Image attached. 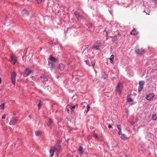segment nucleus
Returning a JSON list of instances; mask_svg holds the SVG:
<instances>
[{"label":"nucleus","instance_id":"43","mask_svg":"<svg viewBox=\"0 0 157 157\" xmlns=\"http://www.w3.org/2000/svg\"><path fill=\"white\" fill-rule=\"evenodd\" d=\"M156 119H157V118H155V119H153L152 120L153 121H154V120L155 121V120H156Z\"/></svg>","mask_w":157,"mask_h":157},{"label":"nucleus","instance_id":"16","mask_svg":"<svg viewBox=\"0 0 157 157\" xmlns=\"http://www.w3.org/2000/svg\"><path fill=\"white\" fill-rule=\"evenodd\" d=\"M65 68L64 65L62 63H60L59 65V69L60 71H62L64 70Z\"/></svg>","mask_w":157,"mask_h":157},{"label":"nucleus","instance_id":"9","mask_svg":"<svg viewBox=\"0 0 157 157\" xmlns=\"http://www.w3.org/2000/svg\"><path fill=\"white\" fill-rule=\"evenodd\" d=\"M66 109L68 113L69 114L71 113L72 110V106L70 105H68L66 107Z\"/></svg>","mask_w":157,"mask_h":157},{"label":"nucleus","instance_id":"41","mask_svg":"<svg viewBox=\"0 0 157 157\" xmlns=\"http://www.w3.org/2000/svg\"><path fill=\"white\" fill-rule=\"evenodd\" d=\"M106 36L107 37L106 39H107V37H108V33H107V32H106Z\"/></svg>","mask_w":157,"mask_h":157},{"label":"nucleus","instance_id":"32","mask_svg":"<svg viewBox=\"0 0 157 157\" xmlns=\"http://www.w3.org/2000/svg\"><path fill=\"white\" fill-rule=\"evenodd\" d=\"M36 0L37 2L39 4L42 2V0Z\"/></svg>","mask_w":157,"mask_h":157},{"label":"nucleus","instance_id":"38","mask_svg":"<svg viewBox=\"0 0 157 157\" xmlns=\"http://www.w3.org/2000/svg\"><path fill=\"white\" fill-rule=\"evenodd\" d=\"M152 1L155 3H157V0H152Z\"/></svg>","mask_w":157,"mask_h":157},{"label":"nucleus","instance_id":"5","mask_svg":"<svg viewBox=\"0 0 157 157\" xmlns=\"http://www.w3.org/2000/svg\"><path fill=\"white\" fill-rule=\"evenodd\" d=\"M145 84V82L144 81H140L139 82V87L138 88V92L140 93L143 88V86Z\"/></svg>","mask_w":157,"mask_h":157},{"label":"nucleus","instance_id":"18","mask_svg":"<svg viewBox=\"0 0 157 157\" xmlns=\"http://www.w3.org/2000/svg\"><path fill=\"white\" fill-rule=\"evenodd\" d=\"M49 60L51 61H56L57 60V59L56 58H55L54 57L50 56L49 58Z\"/></svg>","mask_w":157,"mask_h":157},{"label":"nucleus","instance_id":"1","mask_svg":"<svg viewBox=\"0 0 157 157\" xmlns=\"http://www.w3.org/2000/svg\"><path fill=\"white\" fill-rule=\"evenodd\" d=\"M60 149L61 146L59 144H58L57 145H56L55 147H52L50 148V156L51 157H52L55 151L56 152L57 155L58 156V152H59V151Z\"/></svg>","mask_w":157,"mask_h":157},{"label":"nucleus","instance_id":"27","mask_svg":"<svg viewBox=\"0 0 157 157\" xmlns=\"http://www.w3.org/2000/svg\"><path fill=\"white\" fill-rule=\"evenodd\" d=\"M52 120L50 118L49 120V122L48 124V125L49 126L50 125V124H52Z\"/></svg>","mask_w":157,"mask_h":157},{"label":"nucleus","instance_id":"24","mask_svg":"<svg viewBox=\"0 0 157 157\" xmlns=\"http://www.w3.org/2000/svg\"><path fill=\"white\" fill-rule=\"evenodd\" d=\"M74 14L77 19H78L79 16L80 15L78 13H77L76 12H74Z\"/></svg>","mask_w":157,"mask_h":157},{"label":"nucleus","instance_id":"4","mask_svg":"<svg viewBox=\"0 0 157 157\" xmlns=\"http://www.w3.org/2000/svg\"><path fill=\"white\" fill-rule=\"evenodd\" d=\"M33 72V71L30 70L29 68H27L23 72V76L25 77H27Z\"/></svg>","mask_w":157,"mask_h":157},{"label":"nucleus","instance_id":"13","mask_svg":"<svg viewBox=\"0 0 157 157\" xmlns=\"http://www.w3.org/2000/svg\"><path fill=\"white\" fill-rule=\"evenodd\" d=\"M40 77L44 80V81H47L48 80V77L44 75H41Z\"/></svg>","mask_w":157,"mask_h":157},{"label":"nucleus","instance_id":"30","mask_svg":"<svg viewBox=\"0 0 157 157\" xmlns=\"http://www.w3.org/2000/svg\"><path fill=\"white\" fill-rule=\"evenodd\" d=\"M42 105V102L40 101V102L38 104V106L39 108Z\"/></svg>","mask_w":157,"mask_h":157},{"label":"nucleus","instance_id":"23","mask_svg":"<svg viewBox=\"0 0 157 157\" xmlns=\"http://www.w3.org/2000/svg\"><path fill=\"white\" fill-rule=\"evenodd\" d=\"M102 75L104 79H105L108 78L107 75L105 74V72H104L102 74Z\"/></svg>","mask_w":157,"mask_h":157},{"label":"nucleus","instance_id":"7","mask_svg":"<svg viewBox=\"0 0 157 157\" xmlns=\"http://www.w3.org/2000/svg\"><path fill=\"white\" fill-rule=\"evenodd\" d=\"M135 52L136 54H143L145 53L144 50L143 49H136L135 50Z\"/></svg>","mask_w":157,"mask_h":157},{"label":"nucleus","instance_id":"6","mask_svg":"<svg viewBox=\"0 0 157 157\" xmlns=\"http://www.w3.org/2000/svg\"><path fill=\"white\" fill-rule=\"evenodd\" d=\"M16 75L17 74L15 72H13L11 74L12 81L13 84H14L15 82L16 77Z\"/></svg>","mask_w":157,"mask_h":157},{"label":"nucleus","instance_id":"44","mask_svg":"<svg viewBox=\"0 0 157 157\" xmlns=\"http://www.w3.org/2000/svg\"><path fill=\"white\" fill-rule=\"evenodd\" d=\"M146 13V14L149 15V14H148V13Z\"/></svg>","mask_w":157,"mask_h":157},{"label":"nucleus","instance_id":"29","mask_svg":"<svg viewBox=\"0 0 157 157\" xmlns=\"http://www.w3.org/2000/svg\"><path fill=\"white\" fill-rule=\"evenodd\" d=\"M85 62H86V64L87 65H88V66H90V63L89 62V61L88 60H86L85 61Z\"/></svg>","mask_w":157,"mask_h":157},{"label":"nucleus","instance_id":"17","mask_svg":"<svg viewBox=\"0 0 157 157\" xmlns=\"http://www.w3.org/2000/svg\"><path fill=\"white\" fill-rule=\"evenodd\" d=\"M11 62H12L13 64H15L16 60L15 58L13 56H11Z\"/></svg>","mask_w":157,"mask_h":157},{"label":"nucleus","instance_id":"25","mask_svg":"<svg viewBox=\"0 0 157 157\" xmlns=\"http://www.w3.org/2000/svg\"><path fill=\"white\" fill-rule=\"evenodd\" d=\"M41 133V132L40 131H38L35 132L36 135V136H40Z\"/></svg>","mask_w":157,"mask_h":157},{"label":"nucleus","instance_id":"31","mask_svg":"<svg viewBox=\"0 0 157 157\" xmlns=\"http://www.w3.org/2000/svg\"><path fill=\"white\" fill-rule=\"evenodd\" d=\"M151 118H157V115L156 114H153Z\"/></svg>","mask_w":157,"mask_h":157},{"label":"nucleus","instance_id":"14","mask_svg":"<svg viewBox=\"0 0 157 157\" xmlns=\"http://www.w3.org/2000/svg\"><path fill=\"white\" fill-rule=\"evenodd\" d=\"M121 139L124 140H126L128 139L127 137L126 136V135L124 134H121Z\"/></svg>","mask_w":157,"mask_h":157},{"label":"nucleus","instance_id":"8","mask_svg":"<svg viewBox=\"0 0 157 157\" xmlns=\"http://www.w3.org/2000/svg\"><path fill=\"white\" fill-rule=\"evenodd\" d=\"M155 95L154 93H151L146 96V99L148 100H151L155 96Z\"/></svg>","mask_w":157,"mask_h":157},{"label":"nucleus","instance_id":"2","mask_svg":"<svg viewBox=\"0 0 157 157\" xmlns=\"http://www.w3.org/2000/svg\"><path fill=\"white\" fill-rule=\"evenodd\" d=\"M123 86L122 84L119 83L116 88V94L120 95L123 90Z\"/></svg>","mask_w":157,"mask_h":157},{"label":"nucleus","instance_id":"42","mask_svg":"<svg viewBox=\"0 0 157 157\" xmlns=\"http://www.w3.org/2000/svg\"><path fill=\"white\" fill-rule=\"evenodd\" d=\"M75 106H72V109H75Z\"/></svg>","mask_w":157,"mask_h":157},{"label":"nucleus","instance_id":"36","mask_svg":"<svg viewBox=\"0 0 157 157\" xmlns=\"http://www.w3.org/2000/svg\"><path fill=\"white\" fill-rule=\"evenodd\" d=\"M94 137L96 139L98 137V135L97 134H94Z\"/></svg>","mask_w":157,"mask_h":157},{"label":"nucleus","instance_id":"22","mask_svg":"<svg viewBox=\"0 0 157 157\" xmlns=\"http://www.w3.org/2000/svg\"><path fill=\"white\" fill-rule=\"evenodd\" d=\"M130 95H129L127 97V100L128 102H130L132 101V100L129 97Z\"/></svg>","mask_w":157,"mask_h":157},{"label":"nucleus","instance_id":"40","mask_svg":"<svg viewBox=\"0 0 157 157\" xmlns=\"http://www.w3.org/2000/svg\"><path fill=\"white\" fill-rule=\"evenodd\" d=\"M6 114H4L2 116V118H5L6 116Z\"/></svg>","mask_w":157,"mask_h":157},{"label":"nucleus","instance_id":"28","mask_svg":"<svg viewBox=\"0 0 157 157\" xmlns=\"http://www.w3.org/2000/svg\"><path fill=\"white\" fill-rule=\"evenodd\" d=\"M83 18V17L81 15H80L78 18L77 19L78 20V21H80Z\"/></svg>","mask_w":157,"mask_h":157},{"label":"nucleus","instance_id":"39","mask_svg":"<svg viewBox=\"0 0 157 157\" xmlns=\"http://www.w3.org/2000/svg\"><path fill=\"white\" fill-rule=\"evenodd\" d=\"M87 26H88L89 28H90L92 26V25L91 24H88Z\"/></svg>","mask_w":157,"mask_h":157},{"label":"nucleus","instance_id":"46","mask_svg":"<svg viewBox=\"0 0 157 157\" xmlns=\"http://www.w3.org/2000/svg\"><path fill=\"white\" fill-rule=\"evenodd\" d=\"M107 64H108V62H107Z\"/></svg>","mask_w":157,"mask_h":157},{"label":"nucleus","instance_id":"3","mask_svg":"<svg viewBox=\"0 0 157 157\" xmlns=\"http://www.w3.org/2000/svg\"><path fill=\"white\" fill-rule=\"evenodd\" d=\"M101 43L99 41H97L92 45V47L90 48L93 50H99V47L101 46Z\"/></svg>","mask_w":157,"mask_h":157},{"label":"nucleus","instance_id":"12","mask_svg":"<svg viewBox=\"0 0 157 157\" xmlns=\"http://www.w3.org/2000/svg\"><path fill=\"white\" fill-rule=\"evenodd\" d=\"M130 33L131 35L135 36L137 35L138 34V32L134 28L133 30Z\"/></svg>","mask_w":157,"mask_h":157},{"label":"nucleus","instance_id":"19","mask_svg":"<svg viewBox=\"0 0 157 157\" xmlns=\"http://www.w3.org/2000/svg\"><path fill=\"white\" fill-rule=\"evenodd\" d=\"M117 128L119 131L118 134L119 135H120L121 133V126L120 124H118L117 125Z\"/></svg>","mask_w":157,"mask_h":157},{"label":"nucleus","instance_id":"26","mask_svg":"<svg viewBox=\"0 0 157 157\" xmlns=\"http://www.w3.org/2000/svg\"><path fill=\"white\" fill-rule=\"evenodd\" d=\"M5 105V103H3L2 105H0V109H4Z\"/></svg>","mask_w":157,"mask_h":157},{"label":"nucleus","instance_id":"45","mask_svg":"<svg viewBox=\"0 0 157 157\" xmlns=\"http://www.w3.org/2000/svg\"><path fill=\"white\" fill-rule=\"evenodd\" d=\"M143 12H145L146 13L145 11V10H144V11H143Z\"/></svg>","mask_w":157,"mask_h":157},{"label":"nucleus","instance_id":"11","mask_svg":"<svg viewBox=\"0 0 157 157\" xmlns=\"http://www.w3.org/2000/svg\"><path fill=\"white\" fill-rule=\"evenodd\" d=\"M17 121L16 118H12L10 122V124L11 125H14L16 123Z\"/></svg>","mask_w":157,"mask_h":157},{"label":"nucleus","instance_id":"20","mask_svg":"<svg viewBox=\"0 0 157 157\" xmlns=\"http://www.w3.org/2000/svg\"><path fill=\"white\" fill-rule=\"evenodd\" d=\"M110 37L112 38V41L113 42L117 40V36H113Z\"/></svg>","mask_w":157,"mask_h":157},{"label":"nucleus","instance_id":"35","mask_svg":"<svg viewBox=\"0 0 157 157\" xmlns=\"http://www.w3.org/2000/svg\"><path fill=\"white\" fill-rule=\"evenodd\" d=\"M83 147H82L80 146L79 148V150L80 151H82V150Z\"/></svg>","mask_w":157,"mask_h":157},{"label":"nucleus","instance_id":"37","mask_svg":"<svg viewBox=\"0 0 157 157\" xmlns=\"http://www.w3.org/2000/svg\"><path fill=\"white\" fill-rule=\"evenodd\" d=\"M108 128H112V127L111 125L110 124H109V125H108Z\"/></svg>","mask_w":157,"mask_h":157},{"label":"nucleus","instance_id":"10","mask_svg":"<svg viewBox=\"0 0 157 157\" xmlns=\"http://www.w3.org/2000/svg\"><path fill=\"white\" fill-rule=\"evenodd\" d=\"M22 15L24 17H26L29 15V12L26 10L24 9L22 11Z\"/></svg>","mask_w":157,"mask_h":157},{"label":"nucleus","instance_id":"21","mask_svg":"<svg viewBox=\"0 0 157 157\" xmlns=\"http://www.w3.org/2000/svg\"><path fill=\"white\" fill-rule=\"evenodd\" d=\"M114 56L113 55H112L110 57V61L111 63H113L114 59Z\"/></svg>","mask_w":157,"mask_h":157},{"label":"nucleus","instance_id":"34","mask_svg":"<svg viewBox=\"0 0 157 157\" xmlns=\"http://www.w3.org/2000/svg\"><path fill=\"white\" fill-rule=\"evenodd\" d=\"M90 108V106H89V105H87V112L89 110Z\"/></svg>","mask_w":157,"mask_h":157},{"label":"nucleus","instance_id":"33","mask_svg":"<svg viewBox=\"0 0 157 157\" xmlns=\"http://www.w3.org/2000/svg\"><path fill=\"white\" fill-rule=\"evenodd\" d=\"M31 78H32V79L33 80V81H35L36 80L34 76H32L31 77Z\"/></svg>","mask_w":157,"mask_h":157},{"label":"nucleus","instance_id":"15","mask_svg":"<svg viewBox=\"0 0 157 157\" xmlns=\"http://www.w3.org/2000/svg\"><path fill=\"white\" fill-rule=\"evenodd\" d=\"M48 67L52 69L54 67V64L50 61H48Z\"/></svg>","mask_w":157,"mask_h":157}]
</instances>
